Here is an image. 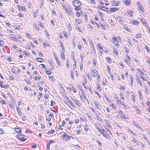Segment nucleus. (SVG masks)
Returning <instances> with one entry per match:
<instances>
[{"label":"nucleus","instance_id":"13d9d810","mask_svg":"<svg viewBox=\"0 0 150 150\" xmlns=\"http://www.w3.org/2000/svg\"><path fill=\"white\" fill-rule=\"evenodd\" d=\"M141 21L143 23V24H146V21H145V19H143V18H141Z\"/></svg>","mask_w":150,"mask_h":150},{"label":"nucleus","instance_id":"603ef678","mask_svg":"<svg viewBox=\"0 0 150 150\" xmlns=\"http://www.w3.org/2000/svg\"><path fill=\"white\" fill-rule=\"evenodd\" d=\"M81 93L82 94V95L83 96V98L85 99H86V96L85 94L84 93L83 91V90H82L81 91Z\"/></svg>","mask_w":150,"mask_h":150},{"label":"nucleus","instance_id":"864d4df0","mask_svg":"<svg viewBox=\"0 0 150 150\" xmlns=\"http://www.w3.org/2000/svg\"><path fill=\"white\" fill-rule=\"evenodd\" d=\"M107 69H107V72H108V73L110 74L111 69H110V67L109 66H107Z\"/></svg>","mask_w":150,"mask_h":150},{"label":"nucleus","instance_id":"4c0bfd02","mask_svg":"<svg viewBox=\"0 0 150 150\" xmlns=\"http://www.w3.org/2000/svg\"><path fill=\"white\" fill-rule=\"evenodd\" d=\"M137 71L139 72V73H140L142 75L144 74V72H143L142 70L140 68H137Z\"/></svg>","mask_w":150,"mask_h":150},{"label":"nucleus","instance_id":"72a5a7b5","mask_svg":"<svg viewBox=\"0 0 150 150\" xmlns=\"http://www.w3.org/2000/svg\"><path fill=\"white\" fill-rule=\"evenodd\" d=\"M68 28L69 31H71L72 30V27L71 25V24L70 23H68Z\"/></svg>","mask_w":150,"mask_h":150},{"label":"nucleus","instance_id":"cd10ccee","mask_svg":"<svg viewBox=\"0 0 150 150\" xmlns=\"http://www.w3.org/2000/svg\"><path fill=\"white\" fill-rule=\"evenodd\" d=\"M59 43L61 45V47H62V49L63 50H62L63 52H64V51H65L64 47V46L63 45L62 42L61 41H60Z\"/></svg>","mask_w":150,"mask_h":150},{"label":"nucleus","instance_id":"5701e85b","mask_svg":"<svg viewBox=\"0 0 150 150\" xmlns=\"http://www.w3.org/2000/svg\"><path fill=\"white\" fill-rule=\"evenodd\" d=\"M35 59L37 61L40 62H43L44 61V60L43 59L40 57H36L35 58Z\"/></svg>","mask_w":150,"mask_h":150},{"label":"nucleus","instance_id":"2eb2a0df","mask_svg":"<svg viewBox=\"0 0 150 150\" xmlns=\"http://www.w3.org/2000/svg\"><path fill=\"white\" fill-rule=\"evenodd\" d=\"M117 20L120 23L122 24L123 23V22L122 21V18L120 16H118L117 18Z\"/></svg>","mask_w":150,"mask_h":150},{"label":"nucleus","instance_id":"de8ad7c7","mask_svg":"<svg viewBox=\"0 0 150 150\" xmlns=\"http://www.w3.org/2000/svg\"><path fill=\"white\" fill-rule=\"evenodd\" d=\"M97 129L98 130V132L101 134H102V133L103 132V130H104L103 128V129H102L101 128H99L98 129Z\"/></svg>","mask_w":150,"mask_h":150},{"label":"nucleus","instance_id":"39448f33","mask_svg":"<svg viewBox=\"0 0 150 150\" xmlns=\"http://www.w3.org/2000/svg\"><path fill=\"white\" fill-rule=\"evenodd\" d=\"M62 137L64 140L66 141H69L70 139V137L66 133H64L63 134Z\"/></svg>","mask_w":150,"mask_h":150},{"label":"nucleus","instance_id":"4468645a","mask_svg":"<svg viewBox=\"0 0 150 150\" xmlns=\"http://www.w3.org/2000/svg\"><path fill=\"white\" fill-rule=\"evenodd\" d=\"M133 124L137 127L140 129H142L141 127L139 124L138 123L136 122H135L134 121H133Z\"/></svg>","mask_w":150,"mask_h":150},{"label":"nucleus","instance_id":"6e6d98bb","mask_svg":"<svg viewBox=\"0 0 150 150\" xmlns=\"http://www.w3.org/2000/svg\"><path fill=\"white\" fill-rule=\"evenodd\" d=\"M106 59H107V60L108 62L109 63H110L112 62V60L110 58L108 57V58H106Z\"/></svg>","mask_w":150,"mask_h":150},{"label":"nucleus","instance_id":"f257e3e1","mask_svg":"<svg viewBox=\"0 0 150 150\" xmlns=\"http://www.w3.org/2000/svg\"><path fill=\"white\" fill-rule=\"evenodd\" d=\"M73 5L76 7H79L81 5V2L79 0H74L72 2Z\"/></svg>","mask_w":150,"mask_h":150},{"label":"nucleus","instance_id":"c03bdc74","mask_svg":"<svg viewBox=\"0 0 150 150\" xmlns=\"http://www.w3.org/2000/svg\"><path fill=\"white\" fill-rule=\"evenodd\" d=\"M95 106L99 110H100L101 108L100 107L99 105L97 104L96 103L95 104Z\"/></svg>","mask_w":150,"mask_h":150},{"label":"nucleus","instance_id":"052dcab7","mask_svg":"<svg viewBox=\"0 0 150 150\" xmlns=\"http://www.w3.org/2000/svg\"><path fill=\"white\" fill-rule=\"evenodd\" d=\"M145 49L147 50L148 52H149L150 51V50L149 49V48L147 45H146L145 46Z\"/></svg>","mask_w":150,"mask_h":150},{"label":"nucleus","instance_id":"f03ea898","mask_svg":"<svg viewBox=\"0 0 150 150\" xmlns=\"http://www.w3.org/2000/svg\"><path fill=\"white\" fill-rule=\"evenodd\" d=\"M25 136L21 134H18L16 135V137L19 140L22 142H24L26 139L24 138Z\"/></svg>","mask_w":150,"mask_h":150},{"label":"nucleus","instance_id":"7ed1b4c3","mask_svg":"<svg viewBox=\"0 0 150 150\" xmlns=\"http://www.w3.org/2000/svg\"><path fill=\"white\" fill-rule=\"evenodd\" d=\"M136 78L135 79L137 81V83L139 84L141 86H143V84L142 83V82L140 80V77L137 74H136Z\"/></svg>","mask_w":150,"mask_h":150},{"label":"nucleus","instance_id":"bb28decb","mask_svg":"<svg viewBox=\"0 0 150 150\" xmlns=\"http://www.w3.org/2000/svg\"><path fill=\"white\" fill-rule=\"evenodd\" d=\"M110 106L114 109L115 110L117 108L116 105L114 103H111Z\"/></svg>","mask_w":150,"mask_h":150},{"label":"nucleus","instance_id":"f704fd0d","mask_svg":"<svg viewBox=\"0 0 150 150\" xmlns=\"http://www.w3.org/2000/svg\"><path fill=\"white\" fill-rule=\"evenodd\" d=\"M12 35L13 36V35H11V36L9 37L10 39L13 41L15 40L16 39V37L14 35H13V37L12 36Z\"/></svg>","mask_w":150,"mask_h":150},{"label":"nucleus","instance_id":"79ce46f5","mask_svg":"<svg viewBox=\"0 0 150 150\" xmlns=\"http://www.w3.org/2000/svg\"><path fill=\"white\" fill-rule=\"evenodd\" d=\"M143 138L144 139H145V140L150 145V144L149 143V141H148V139L144 135L143 136Z\"/></svg>","mask_w":150,"mask_h":150},{"label":"nucleus","instance_id":"c756f323","mask_svg":"<svg viewBox=\"0 0 150 150\" xmlns=\"http://www.w3.org/2000/svg\"><path fill=\"white\" fill-rule=\"evenodd\" d=\"M90 45L91 46L92 48L93 49V52H94V50L95 51V47H94V44L92 42V41H91V42H90Z\"/></svg>","mask_w":150,"mask_h":150},{"label":"nucleus","instance_id":"ddd939ff","mask_svg":"<svg viewBox=\"0 0 150 150\" xmlns=\"http://www.w3.org/2000/svg\"><path fill=\"white\" fill-rule=\"evenodd\" d=\"M119 9V8L113 7V8H110V10L111 12H114L118 10Z\"/></svg>","mask_w":150,"mask_h":150},{"label":"nucleus","instance_id":"a211bd4d","mask_svg":"<svg viewBox=\"0 0 150 150\" xmlns=\"http://www.w3.org/2000/svg\"><path fill=\"white\" fill-rule=\"evenodd\" d=\"M134 107L135 109L136 112L137 114H140L141 113V111L140 109L138 108L137 106H135Z\"/></svg>","mask_w":150,"mask_h":150},{"label":"nucleus","instance_id":"37998d69","mask_svg":"<svg viewBox=\"0 0 150 150\" xmlns=\"http://www.w3.org/2000/svg\"><path fill=\"white\" fill-rule=\"evenodd\" d=\"M133 13V11H130L127 12V14L132 17L133 16L132 13Z\"/></svg>","mask_w":150,"mask_h":150},{"label":"nucleus","instance_id":"f3484780","mask_svg":"<svg viewBox=\"0 0 150 150\" xmlns=\"http://www.w3.org/2000/svg\"><path fill=\"white\" fill-rule=\"evenodd\" d=\"M99 9L102 10H103L106 11H109V9L107 7L105 6H103L102 7L99 8Z\"/></svg>","mask_w":150,"mask_h":150},{"label":"nucleus","instance_id":"0eeeda50","mask_svg":"<svg viewBox=\"0 0 150 150\" xmlns=\"http://www.w3.org/2000/svg\"><path fill=\"white\" fill-rule=\"evenodd\" d=\"M140 77L143 81H146L147 80L148 76L147 74H144L142 75H140Z\"/></svg>","mask_w":150,"mask_h":150},{"label":"nucleus","instance_id":"338daca9","mask_svg":"<svg viewBox=\"0 0 150 150\" xmlns=\"http://www.w3.org/2000/svg\"><path fill=\"white\" fill-rule=\"evenodd\" d=\"M53 54L54 57V58L55 59H58L55 53L54 52H53Z\"/></svg>","mask_w":150,"mask_h":150},{"label":"nucleus","instance_id":"393cba45","mask_svg":"<svg viewBox=\"0 0 150 150\" xmlns=\"http://www.w3.org/2000/svg\"><path fill=\"white\" fill-rule=\"evenodd\" d=\"M33 25L36 30L39 31L40 28L37 25V24L35 23H33Z\"/></svg>","mask_w":150,"mask_h":150},{"label":"nucleus","instance_id":"b1692460","mask_svg":"<svg viewBox=\"0 0 150 150\" xmlns=\"http://www.w3.org/2000/svg\"><path fill=\"white\" fill-rule=\"evenodd\" d=\"M15 131L17 133H21V129L19 128H14Z\"/></svg>","mask_w":150,"mask_h":150},{"label":"nucleus","instance_id":"7c9ffc66","mask_svg":"<svg viewBox=\"0 0 150 150\" xmlns=\"http://www.w3.org/2000/svg\"><path fill=\"white\" fill-rule=\"evenodd\" d=\"M124 60L125 62L126 63V64L128 65L129 66H130L131 65V63L130 62V61H131L129 60H127L126 59H125Z\"/></svg>","mask_w":150,"mask_h":150},{"label":"nucleus","instance_id":"49530a36","mask_svg":"<svg viewBox=\"0 0 150 150\" xmlns=\"http://www.w3.org/2000/svg\"><path fill=\"white\" fill-rule=\"evenodd\" d=\"M4 41L2 40H0V46L2 47L3 46Z\"/></svg>","mask_w":150,"mask_h":150},{"label":"nucleus","instance_id":"c9c22d12","mask_svg":"<svg viewBox=\"0 0 150 150\" xmlns=\"http://www.w3.org/2000/svg\"><path fill=\"white\" fill-rule=\"evenodd\" d=\"M113 53L115 54L116 55H117L118 54V52H117V50L116 48H113Z\"/></svg>","mask_w":150,"mask_h":150},{"label":"nucleus","instance_id":"473e14b6","mask_svg":"<svg viewBox=\"0 0 150 150\" xmlns=\"http://www.w3.org/2000/svg\"><path fill=\"white\" fill-rule=\"evenodd\" d=\"M135 96L134 95H132V102L133 103H134L136 102L135 100Z\"/></svg>","mask_w":150,"mask_h":150},{"label":"nucleus","instance_id":"bf43d9fd","mask_svg":"<svg viewBox=\"0 0 150 150\" xmlns=\"http://www.w3.org/2000/svg\"><path fill=\"white\" fill-rule=\"evenodd\" d=\"M121 104L123 106L124 108L125 109H126L127 108L126 105L123 102H122V103Z\"/></svg>","mask_w":150,"mask_h":150},{"label":"nucleus","instance_id":"0e129e2a","mask_svg":"<svg viewBox=\"0 0 150 150\" xmlns=\"http://www.w3.org/2000/svg\"><path fill=\"white\" fill-rule=\"evenodd\" d=\"M127 42H128V43L130 45L131 47H132V43L130 41L129 39H128Z\"/></svg>","mask_w":150,"mask_h":150},{"label":"nucleus","instance_id":"412c9836","mask_svg":"<svg viewBox=\"0 0 150 150\" xmlns=\"http://www.w3.org/2000/svg\"><path fill=\"white\" fill-rule=\"evenodd\" d=\"M74 103H75L78 107H80L81 105L80 103L78 101V100L76 99L74 100Z\"/></svg>","mask_w":150,"mask_h":150},{"label":"nucleus","instance_id":"9b49d317","mask_svg":"<svg viewBox=\"0 0 150 150\" xmlns=\"http://www.w3.org/2000/svg\"><path fill=\"white\" fill-rule=\"evenodd\" d=\"M131 1L130 0H125L123 1V3L127 6H129L131 4Z\"/></svg>","mask_w":150,"mask_h":150},{"label":"nucleus","instance_id":"dca6fc26","mask_svg":"<svg viewBox=\"0 0 150 150\" xmlns=\"http://www.w3.org/2000/svg\"><path fill=\"white\" fill-rule=\"evenodd\" d=\"M119 1H113L112 2V5L113 6H116L119 5Z\"/></svg>","mask_w":150,"mask_h":150},{"label":"nucleus","instance_id":"8fccbe9b","mask_svg":"<svg viewBox=\"0 0 150 150\" xmlns=\"http://www.w3.org/2000/svg\"><path fill=\"white\" fill-rule=\"evenodd\" d=\"M99 16L101 17V18H103V14L100 11H98Z\"/></svg>","mask_w":150,"mask_h":150},{"label":"nucleus","instance_id":"5fc2aeb1","mask_svg":"<svg viewBox=\"0 0 150 150\" xmlns=\"http://www.w3.org/2000/svg\"><path fill=\"white\" fill-rule=\"evenodd\" d=\"M100 76L99 75H98L97 76V80L98 82H99L100 81Z\"/></svg>","mask_w":150,"mask_h":150},{"label":"nucleus","instance_id":"4be33fe9","mask_svg":"<svg viewBox=\"0 0 150 150\" xmlns=\"http://www.w3.org/2000/svg\"><path fill=\"white\" fill-rule=\"evenodd\" d=\"M138 93L139 94V99L141 100H142V93H141V91L139 90L138 91Z\"/></svg>","mask_w":150,"mask_h":150},{"label":"nucleus","instance_id":"4d7b16f0","mask_svg":"<svg viewBox=\"0 0 150 150\" xmlns=\"http://www.w3.org/2000/svg\"><path fill=\"white\" fill-rule=\"evenodd\" d=\"M23 52L27 57H28L29 56L28 54L26 51H23Z\"/></svg>","mask_w":150,"mask_h":150},{"label":"nucleus","instance_id":"c85d7f7f","mask_svg":"<svg viewBox=\"0 0 150 150\" xmlns=\"http://www.w3.org/2000/svg\"><path fill=\"white\" fill-rule=\"evenodd\" d=\"M89 129V127L86 124L84 126V130L87 132Z\"/></svg>","mask_w":150,"mask_h":150},{"label":"nucleus","instance_id":"f8f14e48","mask_svg":"<svg viewBox=\"0 0 150 150\" xmlns=\"http://www.w3.org/2000/svg\"><path fill=\"white\" fill-rule=\"evenodd\" d=\"M137 5L139 9L141 11L143 12L144 8L140 3L138 1L137 2Z\"/></svg>","mask_w":150,"mask_h":150},{"label":"nucleus","instance_id":"e2e57ef3","mask_svg":"<svg viewBox=\"0 0 150 150\" xmlns=\"http://www.w3.org/2000/svg\"><path fill=\"white\" fill-rule=\"evenodd\" d=\"M97 46L100 49H101V50H102L103 49V47L101 46L100 44H97Z\"/></svg>","mask_w":150,"mask_h":150},{"label":"nucleus","instance_id":"2f4dec72","mask_svg":"<svg viewBox=\"0 0 150 150\" xmlns=\"http://www.w3.org/2000/svg\"><path fill=\"white\" fill-rule=\"evenodd\" d=\"M130 84H131V86H132L133 85V80L134 79L133 78L132 76L131 75H130Z\"/></svg>","mask_w":150,"mask_h":150},{"label":"nucleus","instance_id":"774afa93","mask_svg":"<svg viewBox=\"0 0 150 150\" xmlns=\"http://www.w3.org/2000/svg\"><path fill=\"white\" fill-rule=\"evenodd\" d=\"M146 104L150 108V103L149 100H147Z\"/></svg>","mask_w":150,"mask_h":150},{"label":"nucleus","instance_id":"ea45409f","mask_svg":"<svg viewBox=\"0 0 150 150\" xmlns=\"http://www.w3.org/2000/svg\"><path fill=\"white\" fill-rule=\"evenodd\" d=\"M141 35L140 33L137 34L135 36V37L136 38H137V39L139 38H141Z\"/></svg>","mask_w":150,"mask_h":150},{"label":"nucleus","instance_id":"680f3d73","mask_svg":"<svg viewBox=\"0 0 150 150\" xmlns=\"http://www.w3.org/2000/svg\"><path fill=\"white\" fill-rule=\"evenodd\" d=\"M49 64L52 67L54 66L53 63L51 61H49Z\"/></svg>","mask_w":150,"mask_h":150},{"label":"nucleus","instance_id":"1a4fd4ad","mask_svg":"<svg viewBox=\"0 0 150 150\" xmlns=\"http://www.w3.org/2000/svg\"><path fill=\"white\" fill-rule=\"evenodd\" d=\"M98 72L97 70H92L91 72V74L93 77H96L97 76Z\"/></svg>","mask_w":150,"mask_h":150},{"label":"nucleus","instance_id":"58836bf2","mask_svg":"<svg viewBox=\"0 0 150 150\" xmlns=\"http://www.w3.org/2000/svg\"><path fill=\"white\" fill-rule=\"evenodd\" d=\"M56 61L58 65V66H61V64L59 59H56Z\"/></svg>","mask_w":150,"mask_h":150},{"label":"nucleus","instance_id":"6ab92c4d","mask_svg":"<svg viewBox=\"0 0 150 150\" xmlns=\"http://www.w3.org/2000/svg\"><path fill=\"white\" fill-rule=\"evenodd\" d=\"M94 126L97 129H98L99 128H101L102 129H103V128L101 126L100 124L99 123H95Z\"/></svg>","mask_w":150,"mask_h":150},{"label":"nucleus","instance_id":"20e7f679","mask_svg":"<svg viewBox=\"0 0 150 150\" xmlns=\"http://www.w3.org/2000/svg\"><path fill=\"white\" fill-rule=\"evenodd\" d=\"M66 11L67 14L69 15H71L72 16H74V14L73 13L72 10L71 8H68Z\"/></svg>","mask_w":150,"mask_h":150},{"label":"nucleus","instance_id":"3c124183","mask_svg":"<svg viewBox=\"0 0 150 150\" xmlns=\"http://www.w3.org/2000/svg\"><path fill=\"white\" fill-rule=\"evenodd\" d=\"M61 57L64 60L65 59L64 54V53H62L61 54Z\"/></svg>","mask_w":150,"mask_h":150},{"label":"nucleus","instance_id":"69168bd1","mask_svg":"<svg viewBox=\"0 0 150 150\" xmlns=\"http://www.w3.org/2000/svg\"><path fill=\"white\" fill-rule=\"evenodd\" d=\"M75 21L76 22H77L79 24H80L81 23V21L80 20L78 19H76Z\"/></svg>","mask_w":150,"mask_h":150},{"label":"nucleus","instance_id":"a878e982","mask_svg":"<svg viewBox=\"0 0 150 150\" xmlns=\"http://www.w3.org/2000/svg\"><path fill=\"white\" fill-rule=\"evenodd\" d=\"M133 25H137L139 24L138 21L136 20H132V23Z\"/></svg>","mask_w":150,"mask_h":150},{"label":"nucleus","instance_id":"aec40b11","mask_svg":"<svg viewBox=\"0 0 150 150\" xmlns=\"http://www.w3.org/2000/svg\"><path fill=\"white\" fill-rule=\"evenodd\" d=\"M16 109L18 114L20 115H22V112H21V110L18 107H16Z\"/></svg>","mask_w":150,"mask_h":150},{"label":"nucleus","instance_id":"e433bc0d","mask_svg":"<svg viewBox=\"0 0 150 150\" xmlns=\"http://www.w3.org/2000/svg\"><path fill=\"white\" fill-rule=\"evenodd\" d=\"M96 117L97 119L99 121H102V120L101 119L100 117L98 115H96Z\"/></svg>","mask_w":150,"mask_h":150},{"label":"nucleus","instance_id":"423d86ee","mask_svg":"<svg viewBox=\"0 0 150 150\" xmlns=\"http://www.w3.org/2000/svg\"><path fill=\"white\" fill-rule=\"evenodd\" d=\"M119 115L120 117L123 119H128V116L126 117L125 115H124L122 112L121 111H120L119 112Z\"/></svg>","mask_w":150,"mask_h":150},{"label":"nucleus","instance_id":"6e6552de","mask_svg":"<svg viewBox=\"0 0 150 150\" xmlns=\"http://www.w3.org/2000/svg\"><path fill=\"white\" fill-rule=\"evenodd\" d=\"M112 40H113V43L114 45H115L116 47H118L119 46V45L117 41V38H112Z\"/></svg>","mask_w":150,"mask_h":150},{"label":"nucleus","instance_id":"9d476101","mask_svg":"<svg viewBox=\"0 0 150 150\" xmlns=\"http://www.w3.org/2000/svg\"><path fill=\"white\" fill-rule=\"evenodd\" d=\"M103 132L102 133V134L103 135V136L106 138L108 139L109 135L107 132L105 130H103Z\"/></svg>","mask_w":150,"mask_h":150},{"label":"nucleus","instance_id":"09e8293b","mask_svg":"<svg viewBox=\"0 0 150 150\" xmlns=\"http://www.w3.org/2000/svg\"><path fill=\"white\" fill-rule=\"evenodd\" d=\"M46 74L48 75H50L51 74V71L48 70L45 71Z\"/></svg>","mask_w":150,"mask_h":150},{"label":"nucleus","instance_id":"a19ab883","mask_svg":"<svg viewBox=\"0 0 150 150\" xmlns=\"http://www.w3.org/2000/svg\"><path fill=\"white\" fill-rule=\"evenodd\" d=\"M120 96L121 99H122L123 100H125V98L124 96V95L122 92L120 93Z\"/></svg>","mask_w":150,"mask_h":150},{"label":"nucleus","instance_id":"a18cd8bd","mask_svg":"<svg viewBox=\"0 0 150 150\" xmlns=\"http://www.w3.org/2000/svg\"><path fill=\"white\" fill-rule=\"evenodd\" d=\"M54 132V130H52L51 131H49L47 132V134H53Z\"/></svg>","mask_w":150,"mask_h":150}]
</instances>
